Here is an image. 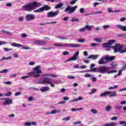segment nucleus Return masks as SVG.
I'll list each match as a JSON object with an SVG mask.
<instances>
[{"label": "nucleus", "mask_w": 126, "mask_h": 126, "mask_svg": "<svg viewBox=\"0 0 126 126\" xmlns=\"http://www.w3.org/2000/svg\"><path fill=\"white\" fill-rule=\"evenodd\" d=\"M123 72V69H120L119 71V73H118V74L117 75H115L114 76V78H117V77H118V76H120V75H122V73Z\"/></svg>", "instance_id": "29"}, {"label": "nucleus", "mask_w": 126, "mask_h": 126, "mask_svg": "<svg viewBox=\"0 0 126 126\" xmlns=\"http://www.w3.org/2000/svg\"><path fill=\"white\" fill-rule=\"evenodd\" d=\"M12 93L11 92H8L7 94H5V96H11Z\"/></svg>", "instance_id": "52"}, {"label": "nucleus", "mask_w": 126, "mask_h": 126, "mask_svg": "<svg viewBox=\"0 0 126 126\" xmlns=\"http://www.w3.org/2000/svg\"><path fill=\"white\" fill-rule=\"evenodd\" d=\"M120 125H126V121H121L120 122Z\"/></svg>", "instance_id": "64"}, {"label": "nucleus", "mask_w": 126, "mask_h": 126, "mask_svg": "<svg viewBox=\"0 0 126 126\" xmlns=\"http://www.w3.org/2000/svg\"><path fill=\"white\" fill-rule=\"evenodd\" d=\"M97 92V90L96 89H93L91 92L89 93L90 95L91 94H94V93H96Z\"/></svg>", "instance_id": "36"}, {"label": "nucleus", "mask_w": 126, "mask_h": 126, "mask_svg": "<svg viewBox=\"0 0 126 126\" xmlns=\"http://www.w3.org/2000/svg\"><path fill=\"white\" fill-rule=\"evenodd\" d=\"M50 9H51L50 6H49L48 5H44L43 7L39 8L37 10H35L34 12H42V11H44L45 10L48 11V10H50Z\"/></svg>", "instance_id": "7"}, {"label": "nucleus", "mask_w": 126, "mask_h": 126, "mask_svg": "<svg viewBox=\"0 0 126 126\" xmlns=\"http://www.w3.org/2000/svg\"><path fill=\"white\" fill-rule=\"evenodd\" d=\"M115 60V57L111 56L110 55H107L105 57H101L98 62V64H107L109 62H112Z\"/></svg>", "instance_id": "4"}, {"label": "nucleus", "mask_w": 126, "mask_h": 126, "mask_svg": "<svg viewBox=\"0 0 126 126\" xmlns=\"http://www.w3.org/2000/svg\"><path fill=\"white\" fill-rule=\"evenodd\" d=\"M103 11H97L94 12V14H102Z\"/></svg>", "instance_id": "43"}, {"label": "nucleus", "mask_w": 126, "mask_h": 126, "mask_svg": "<svg viewBox=\"0 0 126 126\" xmlns=\"http://www.w3.org/2000/svg\"><path fill=\"white\" fill-rule=\"evenodd\" d=\"M117 28H119V29H121L122 31H124L126 32V26H122V25H117L116 26Z\"/></svg>", "instance_id": "18"}, {"label": "nucleus", "mask_w": 126, "mask_h": 126, "mask_svg": "<svg viewBox=\"0 0 126 126\" xmlns=\"http://www.w3.org/2000/svg\"><path fill=\"white\" fill-rule=\"evenodd\" d=\"M33 44L35 45H40V40H35L33 41Z\"/></svg>", "instance_id": "41"}, {"label": "nucleus", "mask_w": 126, "mask_h": 126, "mask_svg": "<svg viewBox=\"0 0 126 126\" xmlns=\"http://www.w3.org/2000/svg\"><path fill=\"white\" fill-rule=\"evenodd\" d=\"M57 38H58V39H61V40H67V39H68V37H66V36H57Z\"/></svg>", "instance_id": "31"}, {"label": "nucleus", "mask_w": 126, "mask_h": 126, "mask_svg": "<svg viewBox=\"0 0 126 126\" xmlns=\"http://www.w3.org/2000/svg\"><path fill=\"white\" fill-rule=\"evenodd\" d=\"M123 48H124V45H121L120 44H118V45H116L115 47H114V53H120V54H125L126 53V48L124 50H123Z\"/></svg>", "instance_id": "5"}, {"label": "nucleus", "mask_w": 126, "mask_h": 126, "mask_svg": "<svg viewBox=\"0 0 126 126\" xmlns=\"http://www.w3.org/2000/svg\"><path fill=\"white\" fill-rule=\"evenodd\" d=\"M29 65H34L35 64V62H31L29 63Z\"/></svg>", "instance_id": "62"}, {"label": "nucleus", "mask_w": 126, "mask_h": 126, "mask_svg": "<svg viewBox=\"0 0 126 126\" xmlns=\"http://www.w3.org/2000/svg\"><path fill=\"white\" fill-rule=\"evenodd\" d=\"M59 12H60L59 10H57L56 11H50L47 14V17H56L58 14H59Z\"/></svg>", "instance_id": "13"}, {"label": "nucleus", "mask_w": 126, "mask_h": 126, "mask_svg": "<svg viewBox=\"0 0 126 126\" xmlns=\"http://www.w3.org/2000/svg\"><path fill=\"white\" fill-rule=\"evenodd\" d=\"M25 126H31V122H26L25 123Z\"/></svg>", "instance_id": "58"}, {"label": "nucleus", "mask_w": 126, "mask_h": 126, "mask_svg": "<svg viewBox=\"0 0 126 126\" xmlns=\"http://www.w3.org/2000/svg\"><path fill=\"white\" fill-rule=\"evenodd\" d=\"M67 78H69V79H75V77L72 75H69L67 76Z\"/></svg>", "instance_id": "53"}, {"label": "nucleus", "mask_w": 126, "mask_h": 126, "mask_svg": "<svg viewBox=\"0 0 126 126\" xmlns=\"http://www.w3.org/2000/svg\"><path fill=\"white\" fill-rule=\"evenodd\" d=\"M111 121H117L118 120V117H113L111 118Z\"/></svg>", "instance_id": "60"}, {"label": "nucleus", "mask_w": 126, "mask_h": 126, "mask_svg": "<svg viewBox=\"0 0 126 126\" xmlns=\"http://www.w3.org/2000/svg\"><path fill=\"white\" fill-rule=\"evenodd\" d=\"M35 15L32 14H29L26 15V19L27 21H31V20H34L35 19Z\"/></svg>", "instance_id": "14"}, {"label": "nucleus", "mask_w": 126, "mask_h": 126, "mask_svg": "<svg viewBox=\"0 0 126 126\" xmlns=\"http://www.w3.org/2000/svg\"><path fill=\"white\" fill-rule=\"evenodd\" d=\"M63 47H64L65 48H68V47H71V48H79L80 47V44L73 43L65 44L63 45Z\"/></svg>", "instance_id": "12"}, {"label": "nucleus", "mask_w": 126, "mask_h": 126, "mask_svg": "<svg viewBox=\"0 0 126 126\" xmlns=\"http://www.w3.org/2000/svg\"><path fill=\"white\" fill-rule=\"evenodd\" d=\"M111 109H112L111 106H110V105H107L105 107V111H106V112H110Z\"/></svg>", "instance_id": "30"}, {"label": "nucleus", "mask_w": 126, "mask_h": 126, "mask_svg": "<svg viewBox=\"0 0 126 126\" xmlns=\"http://www.w3.org/2000/svg\"><path fill=\"white\" fill-rule=\"evenodd\" d=\"M92 76H94V75H92L90 73H86V74H85V77H86L87 78H88L89 77H91Z\"/></svg>", "instance_id": "39"}, {"label": "nucleus", "mask_w": 126, "mask_h": 126, "mask_svg": "<svg viewBox=\"0 0 126 126\" xmlns=\"http://www.w3.org/2000/svg\"><path fill=\"white\" fill-rule=\"evenodd\" d=\"M78 43H84L85 42V39H78Z\"/></svg>", "instance_id": "50"}, {"label": "nucleus", "mask_w": 126, "mask_h": 126, "mask_svg": "<svg viewBox=\"0 0 126 126\" xmlns=\"http://www.w3.org/2000/svg\"><path fill=\"white\" fill-rule=\"evenodd\" d=\"M91 112H92V113H93V114H97V113H98V111L95 109H91Z\"/></svg>", "instance_id": "47"}, {"label": "nucleus", "mask_w": 126, "mask_h": 126, "mask_svg": "<svg viewBox=\"0 0 126 126\" xmlns=\"http://www.w3.org/2000/svg\"><path fill=\"white\" fill-rule=\"evenodd\" d=\"M50 90V87H43L40 89L41 92H47V91H49Z\"/></svg>", "instance_id": "21"}, {"label": "nucleus", "mask_w": 126, "mask_h": 126, "mask_svg": "<svg viewBox=\"0 0 126 126\" xmlns=\"http://www.w3.org/2000/svg\"><path fill=\"white\" fill-rule=\"evenodd\" d=\"M6 6H7L8 7H10L12 6V3H7L6 4Z\"/></svg>", "instance_id": "56"}, {"label": "nucleus", "mask_w": 126, "mask_h": 126, "mask_svg": "<svg viewBox=\"0 0 126 126\" xmlns=\"http://www.w3.org/2000/svg\"><path fill=\"white\" fill-rule=\"evenodd\" d=\"M41 65H37L32 69L33 71L30 72L28 73V76H24L21 77V79H26L29 77H35L38 78L40 77L41 73H42V70L40 69Z\"/></svg>", "instance_id": "2"}, {"label": "nucleus", "mask_w": 126, "mask_h": 126, "mask_svg": "<svg viewBox=\"0 0 126 126\" xmlns=\"http://www.w3.org/2000/svg\"><path fill=\"white\" fill-rule=\"evenodd\" d=\"M70 120V118L69 117H67L66 118H64L62 119V121H65V122H67Z\"/></svg>", "instance_id": "44"}, {"label": "nucleus", "mask_w": 126, "mask_h": 126, "mask_svg": "<svg viewBox=\"0 0 126 126\" xmlns=\"http://www.w3.org/2000/svg\"><path fill=\"white\" fill-rule=\"evenodd\" d=\"M42 6V4L34 1L32 3H30L24 5L23 7L26 10V11H32V10H34L35 7H40Z\"/></svg>", "instance_id": "3"}, {"label": "nucleus", "mask_w": 126, "mask_h": 126, "mask_svg": "<svg viewBox=\"0 0 126 126\" xmlns=\"http://www.w3.org/2000/svg\"><path fill=\"white\" fill-rule=\"evenodd\" d=\"M89 71L98 72L99 73H102V74H105V73L111 74V73L117 72V71L116 70H110V67H107L106 66H100L97 68H94L90 69Z\"/></svg>", "instance_id": "1"}, {"label": "nucleus", "mask_w": 126, "mask_h": 126, "mask_svg": "<svg viewBox=\"0 0 126 126\" xmlns=\"http://www.w3.org/2000/svg\"><path fill=\"white\" fill-rule=\"evenodd\" d=\"M114 108L116 110H122V108H123V106L120 104H116Z\"/></svg>", "instance_id": "25"}, {"label": "nucleus", "mask_w": 126, "mask_h": 126, "mask_svg": "<svg viewBox=\"0 0 126 126\" xmlns=\"http://www.w3.org/2000/svg\"><path fill=\"white\" fill-rule=\"evenodd\" d=\"M61 110L60 109L59 110H53L51 112H47L46 113V115H55V114H57V113H61Z\"/></svg>", "instance_id": "17"}, {"label": "nucleus", "mask_w": 126, "mask_h": 126, "mask_svg": "<svg viewBox=\"0 0 126 126\" xmlns=\"http://www.w3.org/2000/svg\"><path fill=\"white\" fill-rule=\"evenodd\" d=\"M12 104V99L7 98V99L6 100L2 105L3 106H6V105H11Z\"/></svg>", "instance_id": "15"}, {"label": "nucleus", "mask_w": 126, "mask_h": 126, "mask_svg": "<svg viewBox=\"0 0 126 126\" xmlns=\"http://www.w3.org/2000/svg\"><path fill=\"white\" fill-rule=\"evenodd\" d=\"M11 46L12 47H16L17 48H20V47H24L23 45H21L20 44L16 43H13L11 44Z\"/></svg>", "instance_id": "22"}, {"label": "nucleus", "mask_w": 126, "mask_h": 126, "mask_svg": "<svg viewBox=\"0 0 126 126\" xmlns=\"http://www.w3.org/2000/svg\"><path fill=\"white\" fill-rule=\"evenodd\" d=\"M110 28V25H105L103 26V29H108V28Z\"/></svg>", "instance_id": "54"}, {"label": "nucleus", "mask_w": 126, "mask_h": 126, "mask_svg": "<svg viewBox=\"0 0 126 126\" xmlns=\"http://www.w3.org/2000/svg\"><path fill=\"white\" fill-rule=\"evenodd\" d=\"M6 72H8V69H4L0 71V73H6Z\"/></svg>", "instance_id": "35"}, {"label": "nucleus", "mask_w": 126, "mask_h": 126, "mask_svg": "<svg viewBox=\"0 0 126 126\" xmlns=\"http://www.w3.org/2000/svg\"><path fill=\"white\" fill-rule=\"evenodd\" d=\"M72 22H79V19L73 18L71 20Z\"/></svg>", "instance_id": "33"}, {"label": "nucleus", "mask_w": 126, "mask_h": 126, "mask_svg": "<svg viewBox=\"0 0 126 126\" xmlns=\"http://www.w3.org/2000/svg\"><path fill=\"white\" fill-rule=\"evenodd\" d=\"M99 56V55H91L87 59H92L94 61L97 60Z\"/></svg>", "instance_id": "16"}, {"label": "nucleus", "mask_w": 126, "mask_h": 126, "mask_svg": "<svg viewBox=\"0 0 126 126\" xmlns=\"http://www.w3.org/2000/svg\"><path fill=\"white\" fill-rule=\"evenodd\" d=\"M46 24H57V22H50L46 23H40L39 25L42 26V25H46Z\"/></svg>", "instance_id": "23"}, {"label": "nucleus", "mask_w": 126, "mask_h": 126, "mask_svg": "<svg viewBox=\"0 0 126 126\" xmlns=\"http://www.w3.org/2000/svg\"><path fill=\"white\" fill-rule=\"evenodd\" d=\"M2 33H4V34H6V35H12V33L4 30L2 31Z\"/></svg>", "instance_id": "32"}, {"label": "nucleus", "mask_w": 126, "mask_h": 126, "mask_svg": "<svg viewBox=\"0 0 126 126\" xmlns=\"http://www.w3.org/2000/svg\"><path fill=\"white\" fill-rule=\"evenodd\" d=\"M77 8V6H75L73 7H71L70 6H67V7L65 9L64 12H67L69 14H71V13H73L75 10Z\"/></svg>", "instance_id": "6"}, {"label": "nucleus", "mask_w": 126, "mask_h": 126, "mask_svg": "<svg viewBox=\"0 0 126 126\" xmlns=\"http://www.w3.org/2000/svg\"><path fill=\"white\" fill-rule=\"evenodd\" d=\"M83 99V97L82 96H79L77 98H76V101L77 102V101H81V100Z\"/></svg>", "instance_id": "51"}, {"label": "nucleus", "mask_w": 126, "mask_h": 126, "mask_svg": "<svg viewBox=\"0 0 126 126\" xmlns=\"http://www.w3.org/2000/svg\"><path fill=\"white\" fill-rule=\"evenodd\" d=\"M69 53H68V51H64L63 53V56H67L68 55H69Z\"/></svg>", "instance_id": "55"}, {"label": "nucleus", "mask_w": 126, "mask_h": 126, "mask_svg": "<svg viewBox=\"0 0 126 126\" xmlns=\"http://www.w3.org/2000/svg\"><path fill=\"white\" fill-rule=\"evenodd\" d=\"M118 85H115L114 87H110L108 88V89H109V90H111L112 89H116V88H118Z\"/></svg>", "instance_id": "46"}, {"label": "nucleus", "mask_w": 126, "mask_h": 126, "mask_svg": "<svg viewBox=\"0 0 126 126\" xmlns=\"http://www.w3.org/2000/svg\"><path fill=\"white\" fill-rule=\"evenodd\" d=\"M78 0H73L70 2V4H75V2H76V1Z\"/></svg>", "instance_id": "59"}, {"label": "nucleus", "mask_w": 126, "mask_h": 126, "mask_svg": "<svg viewBox=\"0 0 126 126\" xmlns=\"http://www.w3.org/2000/svg\"><path fill=\"white\" fill-rule=\"evenodd\" d=\"M94 41L98 42H102V39H101V38H96L94 39Z\"/></svg>", "instance_id": "45"}, {"label": "nucleus", "mask_w": 126, "mask_h": 126, "mask_svg": "<svg viewBox=\"0 0 126 126\" xmlns=\"http://www.w3.org/2000/svg\"><path fill=\"white\" fill-rule=\"evenodd\" d=\"M117 45H119V44H115V45L110 46V44L108 42H105L102 45V48H111L114 50V54H117V52H115V47L117 46Z\"/></svg>", "instance_id": "10"}, {"label": "nucleus", "mask_w": 126, "mask_h": 126, "mask_svg": "<svg viewBox=\"0 0 126 126\" xmlns=\"http://www.w3.org/2000/svg\"><path fill=\"white\" fill-rule=\"evenodd\" d=\"M54 46L55 47H63V45L62 44V43L54 44Z\"/></svg>", "instance_id": "40"}, {"label": "nucleus", "mask_w": 126, "mask_h": 126, "mask_svg": "<svg viewBox=\"0 0 126 126\" xmlns=\"http://www.w3.org/2000/svg\"><path fill=\"white\" fill-rule=\"evenodd\" d=\"M18 20L20 22H22V21H23V20H24V17L23 16H20L18 18Z\"/></svg>", "instance_id": "48"}, {"label": "nucleus", "mask_w": 126, "mask_h": 126, "mask_svg": "<svg viewBox=\"0 0 126 126\" xmlns=\"http://www.w3.org/2000/svg\"><path fill=\"white\" fill-rule=\"evenodd\" d=\"M3 84H7V85H11V84H12V83H11V82L8 81L7 82H4Z\"/></svg>", "instance_id": "49"}, {"label": "nucleus", "mask_w": 126, "mask_h": 126, "mask_svg": "<svg viewBox=\"0 0 126 126\" xmlns=\"http://www.w3.org/2000/svg\"><path fill=\"white\" fill-rule=\"evenodd\" d=\"M12 59V57L11 56H9L8 57H3L1 60H0V62H1L2 61H8V60H11Z\"/></svg>", "instance_id": "24"}, {"label": "nucleus", "mask_w": 126, "mask_h": 126, "mask_svg": "<svg viewBox=\"0 0 126 126\" xmlns=\"http://www.w3.org/2000/svg\"><path fill=\"white\" fill-rule=\"evenodd\" d=\"M41 76H50V77H52L53 78H55L56 77H58V75L52 74H43Z\"/></svg>", "instance_id": "20"}, {"label": "nucleus", "mask_w": 126, "mask_h": 126, "mask_svg": "<svg viewBox=\"0 0 126 126\" xmlns=\"http://www.w3.org/2000/svg\"><path fill=\"white\" fill-rule=\"evenodd\" d=\"M79 55V51H77L72 57H70L69 59L65 61V63L70 62V61H76V60H77V58H78Z\"/></svg>", "instance_id": "11"}, {"label": "nucleus", "mask_w": 126, "mask_h": 126, "mask_svg": "<svg viewBox=\"0 0 126 126\" xmlns=\"http://www.w3.org/2000/svg\"><path fill=\"white\" fill-rule=\"evenodd\" d=\"M52 79L48 77L43 78L42 81H39L38 84H49Z\"/></svg>", "instance_id": "8"}, {"label": "nucleus", "mask_w": 126, "mask_h": 126, "mask_svg": "<svg viewBox=\"0 0 126 126\" xmlns=\"http://www.w3.org/2000/svg\"><path fill=\"white\" fill-rule=\"evenodd\" d=\"M107 95H109V91L105 92L100 94L101 97H105V96H107Z\"/></svg>", "instance_id": "28"}, {"label": "nucleus", "mask_w": 126, "mask_h": 126, "mask_svg": "<svg viewBox=\"0 0 126 126\" xmlns=\"http://www.w3.org/2000/svg\"><path fill=\"white\" fill-rule=\"evenodd\" d=\"M121 11H122V10H115L114 11L111 10L108 11V12H121Z\"/></svg>", "instance_id": "42"}, {"label": "nucleus", "mask_w": 126, "mask_h": 126, "mask_svg": "<svg viewBox=\"0 0 126 126\" xmlns=\"http://www.w3.org/2000/svg\"><path fill=\"white\" fill-rule=\"evenodd\" d=\"M47 42L43 40H39V45H46Z\"/></svg>", "instance_id": "38"}, {"label": "nucleus", "mask_w": 126, "mask_h": 126, "mask_svg": "<svg viewBox=\"0 0 126 126\" xmlns=\"http://www.w3.org/2000/svg\"><path fill=\"white\" fill-rule=\"evenodd\" d=\"M81 110H83V108H72L71 109V111H72V112H75V111H81Z\"/></svg>", "instance_id": "34"}, {"label": "nucleus", "mask_w": 126, "mask_h": 126, "mask_svg": "<svg viewBox=\"0 0 126 126\" xmlns=\"http://www.w3.org/2000/svg\"><path fill=\"white\" fill-rule=\"evenodd\" d=\"M97 5H99V2H95L94 3V7H96V6H97Z\"/></svg>", "instance_id": "63"}, {"label": "nucleus", "mask_w": 126, "mask_h": 126, "mask_svg": "<svg viewBox=\"0 0 126 126\" xmlns=\"http://www.w3.org/2000/svg\"><path fill=\"white\" fill-rule=\"evenodd\" d=\"M63 3H60L55 6V8L58 9V8H61V7H63Z\"/></svg>", "instance_id": "26"}, {"label": "nucleus", "mask_w": 126, "mask_h": 126, "mask_svg": "<svg viewBox=\"0 0 126 126\" xmlns=\"http://www.w3.org/2000/svg\"><path fill=\"white\" fill-rule=\"evenodd\" d=\"M83 54L84 55L85 57H87L88 56V53L87 52V51H85L83 52Z\"/></svg>", "instance_id": "61"}, {"label": "nucleus", "mask_w": 126, "mask_h": 126, "mask_svg": "<svg viewBox=\"0 0 126 126\" xmlns=\"http://www.w3.org/2000/svg\"><path fill=\"white\" fill-rule=\"evenodd\" d=\"M80 13H82V14H83L84 13H85V9L84 8H81L79 10Z\"/></svg>", "instance_id": "37"}, {"label": "nucleus", "mask_w": 126, "mask_h": 126, "mask_svg": "<svg viewBox=\"0 0 126 126\" xmlns=\"http://www.w3.org/2000/svg\"><path fill=\"white\" fill-rule=\"evenodd\" d=\"M4 44H7V42L6 41H0V46H1V45H4Z\"/></svg>", "instance_id": "57"}, {"label": "nucleus", "mask_w": 126, "mask_h": 126, "mask_svg": "<svg viewBox=\"0 0 126 126\" xmlns=\"http://www.w3.org/2000/svg\"><path fill=\"white\" fill-rule=\"evenodd\" d=\"M92 27H93V26L86 25L85 27L79 29V32H85L86 30L91 31L92 30Z\"/></svg>", "instance_id": "9"}, {"label": "nucleus", "mask_w": 126, "mask_h": 126, "mask_svg": "<svg viewBox=\"0 0 126 126\" xmlns=\"http://www.w3.org/2000/svg\"><path fill=\"white\" fill-rule=\"evenodd\" d=\"M109 97H116V96H118V94H117L116 92H108Z\"/></svg>", "instance_id": "19"}, {"label": "nucleus", "mask_w": 126, "mask_h": 126, "mask_svg": "<svg viewBox=\"0 0 126 126\" xmlns=\"http://www.w3.org/2000/svg\"><path fill=\"white\" fill-rule=\"evenodd\" d=\"M108 44H109V46H112V45H113L114 43H116V40L112 39V40H109L108 41Z\"/></svg>", "instance_id": "27"}]
</instances>
